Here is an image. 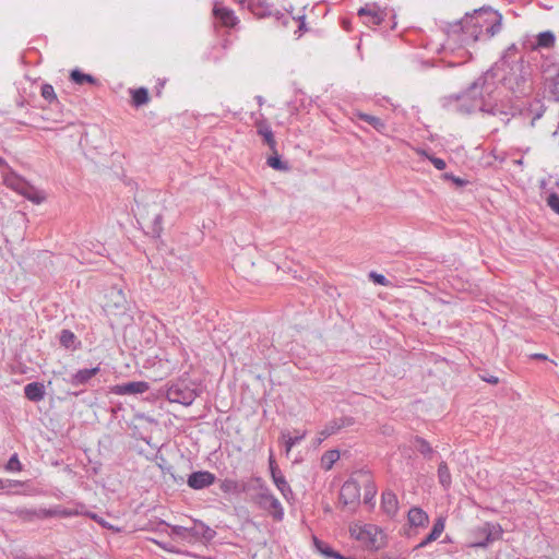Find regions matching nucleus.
Wrapping results in <instances>:
<instances>
[{
  "label": "nucleus",
  "instance_id": "nucleus-1",
  "mask_svg": "<svg viewBox=\"0 0 559 559\" xmlns=\"http://www.w3.org/2000/svg\"><path fill=\"white\" fill-rule=\"evenodd\" d=\"M502 14L489 5L466 12L464 16L454 22H447L443 31L448 40L469 45L476 41H489L502 31Z\"/></svg>",
  "mask_w": 559,
  "mask_h": 559
},
{
  "label": "nucleus",
  "instance_id": "nucleus-2",
  "mask_svg": "<svg viewBox=\"0 0 559 559\" xmlns=\"http://www.w3.org/2000/svg\"><path fill=\"white\" fill-rule=\"evenodd\" d=\"M497 91L493 70H487L477 78L464 92L443 98V107L460 115H472L479 111L484 95Z\"/></svg>",
  "mask_w": 559,
  "mask_h": 559
},
{
  "label": "nucleus",
  "instance_id": "nucleus-3",
  "mask_svg": "<svg viewBox=\"0 0 559 559\" xmlns=\"http://www.w3.org/2000/svg\"><path fill=\"white\" fill-rule=\"evenodd\" d=\"M502 71L504 74L501 80L506 87L518 95H526L530 93L531 85L528 84V80L531 72L523 58H520L519 61H513L510 68H506V70Z\"/></svg>",
  "mask_w": 559,
  "mask_h": 559
},
{
  "label": "nucleus",
  "instance_id": "nucleus-4",
  "mask_svg": "<svg viewBox=\"0 0 559 559\" xmlns=\"http://www.w3.org/2000/svg\"><path fill=\"white\" fill-rule=\"evenodd\" d=\"M254 488L259 492L254 496L253 501L263 510L267 511L274 520L282 521L284 518V509L280 500L271 492L265 481L261 477H254Z\"/></svg>",
  "mask_w": 559,
  "mask_h": 559
},
{
  "label": "nucleus",
  "instance_id": "nucleus-5",
  "mask_svg": "<svg viewBox=\"0 0 559 559\" xmlns=\"http://www.w3.org/2000/svg\"><path fill=\"white\" fill-rule=\"evenodd\" d=\"M135 202V215H138L143 223L147 224V234L154 238H159L163 233V215L159 211H156L158 209V204L156 202H153L152 204L143 203L136 199Z\"/></svg>",
  "mask_w": 559,
  "mask_h": 559
},
{
  "label": "nucleus",
  "instance_id": "nucleus-6",
  "mask_svg": "<svg viewBox=\"0 0 559 559\" xmlns=\"http://www.w3.org/2000/svg\"><path fill=\"white\" fill-rule=\"evenodd\" d=\"M199 395L195 388H191L186 380H177L169 384L166 391V397L171 403H179L189 406Z\"/></svg>",
  "mask_w": 559,
  "mask_h": 559
},
{
  "label": "nucleus",
  "instance_id": "nucleus-7",
  "mask_svg": "<svg viewBox=\"0 0 559 559\" xmlns=\"http://www.w3.org/2000/svg\"><path fill=\"white\" fill-rule=\"evenodd\" d=\"M4 183L7 187L11 188L12 190L21 193L28 200L39 204L44 200L43 197H38L37 191H35L34 187H32L24 178L16 175L14 171H10L4 176Z\"/></svg>",
  "mask_w": 559,
  "mask_h": 559
},
{
  "label": "nucleus",
  "instance_id": "nucleus-8",
  "mask_svg": "<svg viewBox=\"0 0 559 559\" xmlns=\"http://www.w3.org/2000/svg\"><path fill=\"white\" fill-rule=\"evenodd\" d=\"M544 93L549 102L559 103V64H550L544 69Z\"/></svg>",
  "mask_w": 559,
  "mask_h": 559
},
{
  "label": "nucleus",
  "instance_id": "nucleus-9",
  "mask_svg": "<svg viewBox=\"0 0 559 559\" xmlns=\"http://www.w3.org/2000/svg\"><path fill=\"white\" fill-rule=\"evenodd\" d=\"M360 499V486L357 480L349 478L347 479L340 491V501L344 507H347L350 511H355L359 504Z\"/></svg>",
  "mask_w": 559,
  "mask_h": 559
},
{
  "label": "nucleus",
  "instance_id": "nucleus-10",
  "mask_svg": "<svg viewBox=\"0 0 559 559\" xmlns=\"http://www.w3.org/2000/svg\"><path fill=\"white\" fill-rule=\"evenodd\" d=\"M358 16L365 25L372 28L384 22L388 12L385 9H381L377 3H367L358 10Z\"/></svg>",
  "mask_w": 559,
  "mask_h": 559
},
{
  "label": "nucleus",
  "instance_id": "nucleus-11",
  "mask_svg": "<svg viewBox=\"0 0 559 559\" xmlns=\"http://www.w3.org/2000/svg\"><path fill=\"white\" fill-rule=\"evenodd\" d=\"M477 534L484 536L481 540L473 543L471 546L474 548H487L491 543L502 538L503 530L500 524L486 522L477 530Z\"/></svg>",
  "mask_w": 559,
  "mask_h": 559
},
{
  "label": "nucleus",
  "instance_id": "nucleus-12",
  "mask_svg": "<svg viewBox=\"0 0 559 559\" xmlns=\"http://www.w3.org/2000/svg\"><path fill=\"white\" fill-rule=\"evenodd\" d=\"M216 481V476L209 471H197L188 476L187 484L194 490L209 488Z\"/></svg>",
  "mask_w": 559,
  "mask_h": 559
},
{
  "label": "nucleus",
  "instance_id": "nucleus-13",
  "mask_svg": "<svg viewBox=\"0 0 559 559\" xmlns=\"http://www.w3.org/2000/svg\"><path fill=\"white\" fill-rule=\"evenodd\" d=\"M495 93L496 92H491L490 95H484L479 111L490 116L507 117L509 115V110L504 105L497 102Z\"/></svg>",
  "mask_w": 559,
  "mask_h": 559
},
{
  "label": "nucleus",
  "instance_id": "nucleus-14",
  "mask_svg": "<svg viewBox=\"0 0 559 559\" xmlns=\"http://www.w3.org/2000/svg\"><path fill=\"white\" fill-rule=\"evenodd\" d=\"M148 389L150 384L145 381H131L112 386L111 392L117 395H135L142 394Z\"/></svg>",
  "mask_w": 559,
  "mask_h": 559
},
{
  "label": "nucleus",
  "instance_id": "nucleus-15",
  "mask_svg": "<svg viewBox=\"0 0 559 559\" xmlns=\"http://www.w3.org/2000/svg\"><path fill=\"white\" fill-rule=\"evenodd\" d=\"M99 371L100 368L98 366L94 368L79 369L76 372L72 373L68 379H64V381L70 385L78 388L87 384L93 377L99 373Z\"/></svg>",
  "mask_w": 559,
  "mask_h": 559
},
{
  "label": "nucleus",
  "instance_id": "nucleus-16",
  "mask_svg": "<svg viewBox=\"0 0 559 559\" xmlns=\"http://www.w3.org/2000/svg\"><path fill=\"white\" fill-rule=\"evenodd\" d=\"M519 55V47L515 44H511L503 52L501 58L489 69L493 70V73L497 75V72L500 70H506V68H510L513 61H519L521 57Z\"/></svg>",
  "mask_w": 559,
  "mask_h": 559
},
{
  "label": "nucleus",
  "instance_id": "nucleus-17",
  "mask_svg": "<svg viewBox=\"0 0 559 559\" xmlns=\"http://www.w3.org/2000/svg\"><path fill=\"white\" fill-rule=\"evenodd\" d=\"M189 532L190 540L194 538L211 542L216 536V532L202 521H193L192 526L189 527Z\"/></svg>",
  "mask_w": 559,
  "mask_h": 559
},
{
  "label": "nucleus",
  "instance_id": "nucleus-18",
  "mask_svg": "<svg viewBox=\"0 0 559 559\" xmlns=\"http://www.w3.org/2000/svg\"><path fill=\"white\" fill-rule=\"evenodd\" d=\"M350 535L357 540L365 543L368 547L376 546V527L373 526H355L350 528Z\"/></svg>",
  "mask_w": 559,
  "mask_h": 559
},
{
  "label": "nucleus",
  "instance_id": "nucleus-19",
  "mask_svg": "<svg viewBox=\"0 0 559 559\" xmlns=\"http://www.w3.org/2000/svg\"><path fill=\"white\" fill-rule=\"evenodd\" d=\"M213 14L217 21L221 22L222 25L226 27H234L238 19L235 15V12L231 9H228L226 7H222L218 4L214 5Z\"/></svg>",
  "mask_w": 559,
  "mask_h": 559
},
{
  "label": "nucleus",
  "instance_id": "nucleus-20",
  "mask_svg": "<svg viewBox=\"0 0 559 559\" xmlns=\"http://www.w3.org/2000/svg\"><path fill=\"white\" fill-rule=\"evenodd\" d=\"M381 508L389 516H394L399 510V500L396 495L388 489L382 492L381 496Z\"/></svg>",
  "mask_w": 559,
  "mask_h": 559
},
{
  "label": "nucleus",
  "instance_id": "nucleus-21",
  "mask_svg": "<svg viewBox=\"0 0 559 559\" xmlns=\"http://www.w3.org/2000/svg\"><path fill=\"white\" fill-rule=\"evenodd\" d=\"M556 36L551 31H544L536 35L535 41L531 45L532 50L549 49L555 46Z\"/></svg>",
  "mask_w": 559,
  "mask_h": 559
},
{
  "label": "nucleus",
  "instance_id": "nucleus-22",
  "mask_svg": "<svg viewBox=\"0 0 559 559\" xmlns=\"http://www.w3.org/2000/svg\"><path fill=\"white\" fill-rule=\"evenodd\" d=\"M24 394L31 402H40L44 400L46 391L41 382H31L24 386Z\"/></svg>",
  "mask_w": 559,
  "mask_h": 559
},
{
  "label": "nucleus",
  "instance_id": "nucleus-23",
  "mask_svg": "<svg viewBox=\"0 0 559 559\" xmlns=\"http://www.w3.org/2000/svg\"><path fill=\"white\" fill-rule=\"evenodd\" d=\"M407 520L409 525L414 527H424L429 523L428 514L418 507H413L409 509Z\"/></svg>",
  "mask_w": 559,
  "mask_h": 559
},
{
  "label": "nucleus",
  "instance_id": "nucleus-24",
  "mask_svg": "<svg viewBox=\"0 0 559 559\" xmlns=\"http://www.w3.org/2000/svg\"><path fill=\"white\" fill-rule=\"evenodd\" d=\"M444 525V519H437L433 523L431 532L416 546V549L425 548L430 543L437 540L442 534Z\"/></svg>",
  "mask_w": 559,
  "mask_h": 559
},
{
  "label": "nucleus",
  "instance_id": "nucleus-25",
  "mask_svg": "<svg viewBox=\"0 0 559 559\" xmlns=\"http://www.w3.org/2000/svg\"><path fill=\"white\" fill-rule=\"evenodd\" d=\"M257 132L259 135L263 138L264 143L269 146L271 151H275V147H277V143L274 138V133L271 129V127L265 122H259L257 124Z\"/></svg>",
  "mask_w": 559,
  "mask_h": 559
},
{
  "label": "nucleus",
  "instance_id": "nucleus-26",
  "mask_svg": "<svg viewBox=\"0 0 559 559\" xmlns=\"http://www.w3.org/2000/svg\"><path fill=\"white\" fill-rule=\"evenodd\" d=\"M219 488L224 493H241L248 490V486L246 484H239L235 479L225 478L221 481Z\"/></svg>",
  "mask_w": 559,
  "mask_h": 559
},
{
  "label": "nucleus",
  "instance_id": "nucleus-27",
  "mask_svg": "<svg viewBox=\"0 0 559 559\" xmlns=\"http://www.w3.org/2000/svg\"><path fill=\"white\" fill-rule=\"evenodd\" d=\"M21 514L28 520L32 519H48L56 515H59L60 512L57 509H35V510H23Z\"/></svg>",
  "mask_w": 559,
  "mask_h": 559
},
{
  "label": "nucleus",
  "instance_id": "nucleus-28",
  "mask_svg": "<svg viewBox=\"0 0 559 559\" xmlns=\"http://www.w3.org/2000/svg\"><path fill=\"white\" fill-rule=\"evenodd\" d=\"M272 480L286 500H289L290 498H293V496H294L293 490H292L289 484L287 483L286 478L282 474V472L278 474L275 473L272 476Z\"/></svg>",
  "mask_w": 559,
  "mask_h": 559
},
{
  "label": "nucleus",
  "instance_id": "nucleus-29",
  "mask_svg": "<svg viewBox=\"0 0 559 559\" xmlns=\"http://www.w3.org/2000/svg\"><path fill=\"white\" fill-rule=\"evenodd\" d=\"M357 118L361 121H365L367 122L368 124H370L374 130H377L378 132H384L386 126L384 123V121L379 118V117H376V116H372V115H369V114H365V112H361V111H358L356 114Z\"/></svg>",
  "mask_w": 559,
  "mask_h": 559
},
{
  "label": "nucleus",
  "instance_id": "nucleus-30",
  "mask_svg": "<svg viewBox=\"0 0 559 559\" xmlns=\"http://www.w3.org/2000/svg\"><path fill=\"white\" fill-rule=\"evenodd\" d=\"M70 79L73 83H75L78 85H83L85 83H88L92 85L98 84V80L95 76L84 73L79 69H74L71 71Z\"/></svg>",
  "mask_w": 559,
  "mask_h": 559
},
{
  "label": "nucleus",
  "instance_id": "nucleus-31",
  "mask_svg": "<svg viewBox=\"0 0 559 559\" xmlns=\"http://www.w3.org/2000/svg\"><path fill=\"white\" fill-rule=\"evenodd\" d=\"M413 443L416 447L417 451L425 459L430 460L432 457V455L435 454V450L432 449V447L430 445V443L426 439H424V438H421L419 436H415L414 439H413Z\"/></svg>",
  "mask_w": 559,
  "mask_h": 559
},
{
  "label": "nucleus",
  "instance_id": "nucleus-32",
  "mask_svg": "<svg viewBox=\"0 0 559 559\" xmlns=\"http://www.w3.org/2000/svg\"><path fill=\"white\" fill-rule=\"evenodd\" d=\"M273 155L267 157L266 165L275 170L280 171H288L290 169V166L287 162L282 160L277 147H275V151H271Z\"/></svg>",
  "mask_w": 559,
  "mask_h": 559
},
{
  "label": "nucleus",
  "instance_id": "nucleus-33",
  "mask_svg": "<svg viewBox=\"0 0 559 559\" xmlns=\"http://www.w3.org/2000/svg\"><path fill=\"white\" fill-rule=\"evenodd\" d=\"M132 105L136 108L145 105L150 100L148 91L145 87L131 90Z\"/></svg>",
  "mask_w": 559,
  "mask_h": 559
},
{
  "label": "nucleus",
  "instance_id": "nucleus-34",
  "mask_svg": "<svg viewBox=\"0 0 559 559\" xmlns=\"http://www.w3.org/2000/svg\"><path fill=\"white\" fill-rule=\"evenodd\" d=\"M438 479H439L440 485L444 489L450 488L451 483H452V477H451V473H450L449 466H448V464L444 461H441L439 463V466H438Z\"/></svg>",
  "mask_w": 559,
  "mask_h": 559
},
{
  "label": "nucleus",
  "instance_id": "nucleus-35",
  "mask_svg": "<svg viewBox=\"0 0 559 559\" xmlns=\"http://www.w3.org/2000/svg\"><path fill=\"white\" fill-rule=\"evenodd\" d=\"M328 424L330 426V431L336 433L341 429L352 426L354 424V418L349 416H343L341 418L332 419Z\"/></svg>",
  "mask_w": 559,
  "mask_h": 559
},
{
  "label": "nucleus",
  "instance_id": "nucleus-36",
  "mask_svg": "<svg viewBox=\"0 0 559 559\" xmlns=\"http://www.w3.org/2000/svg\"><path fill=\"white\" fill-rule=\"evenodd\" d=\"M76 341L75 334L70 330H62L59 335L60 344L66 348H75L74 343Z\"/></svg>",
  "mask_w": 559,
  "mask_h": 559
},
{
  "label": "nucleus",
  "instance_id": "nucleus-37",
  "mask_svg": "<svg viewBox=\"0 0 559 559\" xmlns=\"http://www.w3.org/2000/svg\"><path fill=\"white\" fill-rule=\"evenodd\" d=\"M160 526H165V527H170L171 530V535H175V536H178L182 539H188L190 540V532H189V527H186V526H181V525H169L167 524L166 522L162 521L159 523Z\"/></svg>",
  "mask_w": 559,
  "mask_h": 559
},
{
  "label": "nucleus",
  "instance_id": "nucleus-38",
  "mask_svg": "<svg viewBox=\"0 0 559 559\" xmlns=\"http://www.w3.org/2000/svg\"><path fill=\"white\" fill-rule=\"evenodd\" d=\"M277 20L282 23V25L284 27H287L289 22H297L298 23V32L307 31L305 16H300V17H298V20H296L295 17H292L289 15L281 14L280 16H277Z\"/></svg>",
  "mask_w": 559,
  "mask_h": 559
},
{
  "label": "nucleus",
  "instance_id": "nucleus-39",
  "mask_svg": "<svg viewBox=\"0 0 559 559\" xmlns=\"http://www.w3.org/2000/svg\"><path fill=\"white\" fill-rule=\"evenodd\" d=\"M40 94L43 96V98H45L47 102H49L50 104L52 103H59L58 98H57V95L55 93V90L52 87L51 84H43L41 85V88H40Z\"/></svg>",
  "mask_w": 559,
  "mask_h": 559
},
{
  "label": "nucleus",
  "instance_id": "nucleus-40",
  "mask_svg": "<svg viewBox=\"0 0 559 559\" xmlns=\"http://www.w3.org/2000/svg\"><path fill=\"white\" fill-rule=\"evenodd\" d=\"M340 459V452L337 450H330L322 456V464L325 469H330L333 464Z\"/></svg>",
  "mask_w": 559,
  "mask_h": 559
},
{
  "label": "nucleus",
  "instance_id": "nucleus-41",
  "mask_svg": "<svg viewBox=\"0 0 559 559\" xmlns=\"http://www.w3.org/2000/svg\"><path fill=\"white\" fill-rule=\"evenodd\" d=\"M282 437L285 440V448H286V452L288 453L294 445H296L298 442H300L306 437V432H302L301 435L296 436V437H292L288 433L283 432Z\"/></svg>",
  "mask_w": 559,
  "mask_h": 559
},
{
  "label": "nucleus",
  "instance_id": "nucleus-42",
  "mask_svg": "<svg viewBox=\"0 0 559 559\" xmlns=\"http://www.w3.org/2000/svg\"><path fill=\"white\" fill-rule=\"evenodd\" d=\"M8 472H20L22 471V464L16 453L12 454L4 466Z\"/></svg>",
  "mask_w": 559,
  "mask_h": 559
},
{
  "label": "nucleus",
  "instance_id": "nucleus-43",
  "mask_svg": "<svg viewBox=\"0 0 559 559\" xmlns=\"http://www.w3.org/2000/svg\"><path fill=\"white\" fill-rule=\"evenodd\" d=\"M376 493H377V489H376V485L372 483V481H369L366 486H365V496H364V502L366 504H370L372 503L374 497H376Z\"/></svg>",
  "mask_w": 559,
  "mask_h": 559
},
{
  "label": "nucleus",
  "instance_id": "nucleus-44",
  "mask_svg": "<svg viewBox=\"0 0 559 559\" xmlns=\"http://www.w3.org/2000/svg\"><path fill=\"white\" fill-rule=\"evenodd\" d=\"M547 205L559 215V194L551 192L546 198Z\"/></svg>",
  "mask_w": 559,
  "mask_h": 559
},
{
  "label": "nucleus",
  "instance_id": "nucleus-45",
  "mask_svg": "<svg viewBox=\"0 0 559 559\" xmlns=\"http://www.w3.org/2000/svg\"><path fill=\"white\" fill-rule=\"evenodd\" d=\"M91 519H93L95 522H97L102 527L111 530L112 532H120L121 530L119 527H115L111 524H109L107 521H105L103 518L98 516L95 513L90 514Z\"/></svg>",
  "mask_w": 559,
  "mask_h": 559
},
{
  "label": "nucleus",
  "instance_id": "nucleus-46",
  "mask_svg": "<svg viewBox=\"0 0 559 559\" xmlns=\"http://www.w3.org/2000/svg\"><path fill=\"white\" fill-rule=\"evenodd\" d=\"M444 179L447 180H451L453 183H455L457 187H464L465 185H467V180L465 179H462L460 177H456L454 176L453 174H450V173H445L443 175Z\"/></svg>",
  "mask_w": 559,
  "mask_h": 559
},
{
  "label": "nucleus",
  "instance_id": "nucleus-47",
  "mask_svg": "<svg viewBox=\"0 0 559 559\" xmlns=\"http://www.w3.org/2000/svg\"><path fill=\"white\" fill-rule=\"evenodd\" d=\"M369 276L373 281V283H376L378 285L385 286L388 284V280H386V277L383 274H378L376 272H371L369 274Z\"/></svg>",
  "mask_w": 559,
  "mask_h": 559
},
{
  "label": "nucleus",
  "instance_id": "nucleus-48",
  "mask_svg": "<svg viewBox=\"0 0 559 559\" xmlns=\"http://www.w3.org/2000/svg\"><path fill=\"white\" fill-rule=\"evenodd\" d=\"M5 490L16 489L24 486V483L21 480L13 479H4Z\"/></svg>",
  "mask_w": 559,
  "mask_h": 559
},
{
  "label": "nucleus",
  "instance_id": "nucleus-49",
  "mask_svg": "<svg viewBox=\"0 0 559 559\" xmlns=\"http://www.w3.org/2000/svg\"><path fill=\"white\" fill-rule=\"evenodd\" d=\"M429 160L438 170H443L447 167L444 159L440 157L430 156Z\"/></svg>",
  "mask_w": 559,
  "mask_h": 559
},
{
  "label": "nucleus",
  "instance_id": "nucleus-50",
  "mask_svg": "<svg viewBox=\"0 0 559 559\" xmlns=\"http://www.w3.org/2000/svg\"><path fill=\"white\" fill-rule=\"evenodd\" d=\"M269 467H270V473H271V477L276 473H281V469L278 468L277 464H276V461L273 456V454L271 453L270 454V457H269Z\"/></svg>",
  "mask_w": 559,
  "mask_h": 559
},
{
  "label": "nucleus",
  "instance_id": "nucleus-51",
  "mask_svg": "<svg viewBox=\"0 0 559 559\" xmlns=\"http://www.w3.org/2000/svg\"><path fill=\"white\" fill-rule=\"evenodd\" d=\"M480 379L487 383H490V384H498L499 383V379L498 377L493 376V374H489V373H484V374H479Z\"/></svg>",
  "mask_w": 559,
  "mask_h": 559
},
{
  "label": "nucleus",
  "instance_id": "nucleus-52",
  "mask_svg": "<svg viewBox=\"0 0 559 559\" xmlns=\"http://www.w3.org/2000/svg\"><path fill=\"white\" fill-rule=\"evenodd\" d=\"M545 110H546L545 106L542 105L539 107V109L534 114L532 121H531V127H534L535 122L543 117Z\"/></svg>",
  "mask_w": 559,
  "mask_h": 559
},
{
  "label": "nucleus",
  "instance_id": "nucleus-53",
  "mask_svg": "<svg viewBox=\"0 0 559 559\" xmlns=\"http://www.w3.org/2000/svg\"><path fill=\"white\" fill-rule=\"evenodd\" d=\"M320 435H324V438H328V437L334 435V432L330 431V426H329V424H326L324 426V428L320 431Z\"/></svg>",
  "mask_w": 559,
  "mask_h": 559
},
{
  "label": "nucleus",
  "instance_id": "nucleus-54",
  "mask_svg": "<svg viewBox=\"0 0 559 559\" xmlns=\"http://www.w3.org/2000/svg\"><path fill=\"white\" fill-rule=\"evenodd\" d=\"M530 358H532V359H538V360H547V359H548V357H547L546 355H544V354H539V353L532 354V355L530 356Z\"/></svg>",
  "mask_w": 559,
  "mask_h": 559
},
{
  "label": "nucleus",
  "instance_id": "nucleus-55",
  "mask_svg": "<svg viewBox=\"0 0 559 559\" xmlns=\"http://www.w3.org/2000/svg\"><path fill=\"white\" fill-rule=\"evenodd\" d=\"M551 136H552L555 140H558V141H559V120H558L557 129L552 132Z\"/></svg>",
  "mask_w": 559,
  "mask_h": 559
},
{
  "label": "nucleus",
  "instance_id": "nucleus-56",
  "mask_svg": "<svg viewBox=\"0 0 559 559\" xmlns=\"http://www.w3.org/2000/svg\"><path fill=\"white\" fill-rule=\"evenodd\" d=\"M8 166L5 159L0 156V167Z\"/></svg>",
  "mask_w": 559,
  "mask_h": 559
},
{
  "label": "nucleus",
  "instance_id": "nucleus-57",
  "mask_svg": "<svg viewBox=\"0 0 559 559\" xmlns=\"http://www.w3.org/2000/svg\"><path fill=\"white\" fill-rule=\"evenodd\" d=\"M0 490H5L4 479L0 478Z\"/></svg>",
  "mask_w": 559,
  "mask_h": 559
},
{
  "label": "nucleus",
  "instance_id": "nucleus-58",
  "mask_svg": "<svg viewBox=\"0 0 559 559\" xmlns=\"http://www.w3.org/2000/svg\"><path fill=\"white\" fill-rule=\"evenodd\" d=\"M324 435H320V438L318 439V443H321L324 440Z\"/></svg>",
  "mask_w": 559,
  "mask_h": 559
},
{
  "label": "nucleus",
  "instance_id": "nucleus-59",
  "mask_svg": "<svg viewBox=\"0 0 559 559\" xmlns=\"http://www.w3.org/2000/svg\"><path fill=\"white\" fill-rule=\"evenodd\" d=\"M158 545H159L160 547H163V549H166V550H168V551H171V549H170V548H168L166 545H162V544H159V543H158Z\"/></svg>",
  "mask_w": 559,
  "mask_h": 559
},
{
  "label": "nucleus",
  "instance_id": "nucleus-60",
  "mask_svg": "<svg viewBox=\"0 0 559 559\" xmlns=\"http://www.w3.org/2000/svg\"><path fill=\"white\" fill-rule=\"evenodd\" d=\"M82 392H83V390H80V391H75V392H73L72 394H73V395H75V396H78V395H80Z\"/></svg>",
  "mask_w": 559,
  "mask_h": 559
},
{
  "label": "nucleus",
  "instance_id": "nucleus-61",
  "mask_svg": "<svg viewBox=\"0 0 559 559\" xmlns=\"http://www.w3.org/2000/svg\"><path fill=\"white\" fill-rule=\"evenodd\" d=\"M343 26L345 29H348V23L346 21H343Z\"/></svg>",
  "mask_w": 559,
  "mask_h": 559
},
{
  "label": "nucleus",
  "instance_id": "nucleus-62",
  "mask_svg": "<svg viewBox=\"0 0 559 559\" xmlns=\"http://www.w3.org/2000/svg\"><path fill=\"white\" fill-rule=\"evenodd\" d=\"M258 100H259V103L261 104V103H262V97H261V96H258Z\"/></svg>",
  "mask_w": 559,
  "mask_h": 559
}]
</instances>
